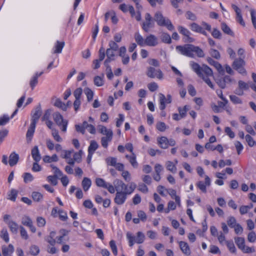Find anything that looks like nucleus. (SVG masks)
Here are the masks:
<instances>
[{"instance_id":"obj_1","label":"nucleus","mask_w":256,"mask_h":256,"mask_svg":"<svg viewBox=\"0 0 256 256\" xmlns=\"http://www.w3.org/2000/svg\"><path fill=\"white\" fill-rule=\"evenodd\" d=\"M114 184L120 186L121 189L124 190V191L118 190L116 192L114 201L118 205L123 204L127 198V196L132 194L136 188V184L134 182L126 184L122 180L118 179H116Z\"/></svg>"},{"instance_id":"obj_2","label":"nucleus","mask_w":256,"mask_h":256,"mask_svg":"<svg viewBox=\"0 0 256 256\" xmlns=\"http://www.w3.org/2000/svg\"><path fill=\"white\" fill-rule=\"evenodd\" d=\"M190 66L197 75L202 78L203 80L212 89L214 88V86L211 82L210 77L213 76L212 70L206 64H202V66L196 62H192Z\"/></svg>"},{"instance_id":"obj_3","label":"nucleus","mask_w":256,"mask_h":256,"mask_svg":"<svg viewBox=\"0 0 256 256\" xmlns=\"http://www.w3.org/2000/svg\"><path fill=\"white\" fill-rule=\"evenodd\" d=\"M154 20L156 22L158 25L160 26H165L170 30L174 28L170 20L164 17L162 14L160 12H158L155 14Z\"/></svg>"},{"instance_id":"obj_4","label":"nucleus","mask_w":256,"mask_h":256,"mask_svg":"<svg viewBox=\"0 0 256 256\" xmlns=\"http://www.w3.org/2000/svg\"><path fill=\"white\" fill-rule=\"evenodd\" d=\"M126 236L128 240L129 246L131 247L134 246V242L138 244H142L145 240V236L141 232H138L136 233V238L130 232L126 233Z\"/></svg>"},{"instance_id":"obj_5","label":"nucleus","mask_w":256,"mask_h":256,"mask_svg":"<svg viewBox=\"0 0 256 256\" xmlns=\"http://www.w3.org/2000/svg\"><path fill=\"white\" fill-rule=\"evenodd\" d=\"M100 132L104 135L102 138L101 143L104 148H107L108 143L110 142L112 138V132L111 129H100Z\"/></svg>"},{"instance_id":"obj_6","label":"nucleus","mask_w":256,"mask_h":256,"mask_svg":"<svg viewBox=\"0 0 256 256\" xmlns=\"http://www.w3.org/2000/svg\"><path fill=\"white\" fill-rule=\"evenodd\" d=\"M192 44H186L183 46H176V50L181 54L190 58H194V55L192 52Z\"/></svg>"},{"instance_id":"obj_7","label":"nucleus","mask_w":256,"mask_h":256,"mask_svg":"<svg viewBox=\"0 0 256 256\" xmlns=\"http://www.w3.org/2000/svg\"><path fill=\"white\" fill-rule=\"evenodd\" d=\"M145 20L142 22V28L145 32H148L150 28L154 26V22L152 18L149 13L145 14Z\"/></svg>"},{"instance_id":"obj_8","label":"nucleus","mask_w":256,"mask_h":256,"mask_svg":"<svg viewBox=\"0 0 256 256\" xmlns=\"http://www.w3.org/2000/svg\"><path fill=\"white\" fill-rule=\"evenodd\" d=\"M4 220L8 224L12 233H17L18 229V225L15 222L10 220V215L5 214L4 216Z\"/></svg>"},{"instance_id":"obj_9","label":"nucleus","mask_w":256,"mask_h":256,"mask_svg":"<svg viewBox=\"0 0 256 256\" xmlns=\"http://www.w3.org/2000/svg\"><path fill=\"white\" fill-rule=\"evenodd\" d=\"M146 75L150 78H154L161 80L163 78V74L160 69H156L153 67L149 66L147 68Z\"/></svg>"},{"instance_id":"obj_10","label":"nucleus","mask_w":256,"mask_h":256,"mask_svg":"<svg viewBox=\"0 0 256 256\" xmlns=\"http://www.w3.org/2000/svg\"><path fill=\"white\" fill-rule=\"evenodd\" d=\"M52 117L58 126L62 127V128H66L68 120L64 119L63 116L59 112L54 113Z\"/></svg>"},{"instance_id":"obj_11","label":"nucleus","mask_w":256,"mask_h":256,"mask_svg":"<svg viewBox=\"0 0 256 256\" xmlns=\"http://www.w3.org/2000/svg\"><path fill=\"white\" fill-rule=\"evenodd\" d=\"M245 64V62L242 58L236 59L233 62L232 66L233 68L238 71L240 74H246V70L244 68Z\"/></svg>"},{"instance_id":"obj_12","label":"nucleus","mask_w":256,"mask_h":256,"mask_svg":"<svg viewBox=\"0 0 256 256\" xmlns=\"http://www.w3.org/2000/svg\"><path fill=\"white\" fill-rule=\"evenodd\" d=\"M108 165L114 166L118 170H122L124 168V165L117 162V159L114 157H108L106 160Z\"/></svg>"},{"instance_id":"obj_13","label":"nucleus","mask_w":256,"mask_h":256,"mask_svg":"<svg viewBox=\"0 0 256 256\" xmlns=\"http://www.w3.org/2000/svg\"><path fill=\"white\" fill-rule=\"evenodd\" d=\"M160 101V108L162 110H164L166 108V104H170L172 102V96L168 94L166 98L164 94H159Z\"/></svg>"},{"instance_id":"obj_14","label":"nucleus","mask_w":256,"mask_h":256,"mask_svg":"<svg viewBox=\"0 0 256 256\" xmlns=\"http://www.w3.org/2000/svg\"><path fill=\"white\" fill-rule=\"evenodd\" d=\"M180 32L185 36V42H192L194 41V39L190 36V32L186 28L179 26L178 28Z\"/></svg>"},{"instance_id":"obj_15","label":"nucleus","mask_w":256,"mask_h":256,"mask_svg":"<svg viewBox=\"0 0 256 256\" xmlns=\"http://www.w3.org/2000/svg\"><path fill=\"white\" fill-rule=\"evenodd\" d=\"M158 44V39L154 34H150L145 39V45L154 46Z\"/></svg>"},{"instance_id":"obj_16","label":"nucleus","mask_w":256,"mask_h":256,"mask_svg":"<svg viewBox=\"0 0 256 256\" xmlns=\"http://www.w3.org/2000/svg\"><path fill=\"white\" fill-rule=\"evenodd\" d=\"M210 180L208 176H205V182L204 183L202 181L198 182L196 184L197 186L204 192H206V186H210Z\"/></svg>"},{"instance_id":"obj_17","label":"nucleus","mask_w":256,"mask_h":256,"mask_svg":"<svg viewBox=\"0 0 256 256\" xmlns=\"http://www.w3.org/2000/svg\"><path fill=\"white\" fill-rule=\"evenodd\" d=\"M2 250L3 256H12L14 251V246L12 244H10L8 246H3Z\"/></svg>"},{"instance_id":"obj_18","label":"nucleus","mask_w":256,"mask_h":256,"mask_svg":"<svg viewBox=\"0 0 256 256\" xmlns=\"http://www.w3.org/2000/svg\"><path fill=\"white\" fill-rule=\"evenodd\" d=\"M180 248L182 252L186 256H190L191 254L190 249L188 244L184 241L178 242Z\"/></svg>"},{"instance_id":"obj_19","label":"nucleus","mask_w":256,"mask_h":256,"mask_svg":"<svg viewBox=\"0 0 256 256\" xmlns=\"http://www.w3.org/2000/svg\"><path fill=\"white\" fill-rule=\"evenodd\" d=\"M19 155L15 152H12L9 156L8 164L10 166L16 164L19 160Z\"/></svg>"},{"instance_id":"obj_20","label":"nucleus","mask_w":256,"mask_h":256,"mask_svg":"<svg viewBox=\"0 0 256 256\" xmlns=\"http://www.w3.org/2000/svg\"><path fill=\"white\" fill-rule=\"evenodd\" d=\"M88 122L90 124H88V122L86 121H84L82 126L79 124H76L75 128H94L95 126L93 124L94 120L90 116L89 117Z\"/></svg>"},{"instance_id":"obj_21","label":"nucleus","mask_w":256,"mask_h":256,"mask_svg":"<svg viewBox=\"0 0 256 256\" xmlns=\"http://www.w3.org/2000/svg\"><path fill=\"white\" fill-rule=\"evenodd\" d=\"M66 129H62L61 133L60 134L56 129H53L52 132V136L58 142H61L62 141V138L60 134H64L66 132Z\"/></svg>"},{"instance_id":"obj_22","label":"nucleus","mask_w":256,"mask_h":256,"mask_svg":"<svg viewBox=\"0 0 256 256\" xmlns=\"http://www.w3.org/2000/svg\"><path fill=\"white\" fill-rule=\"evenodd\" d=\"M158 143L162 148H166L168 146V139L165 136L158 137L157 138Z\"/></svg>"},{"instance_id":"obj_23","label":"nucleus","mask_w":256,"mask_h":256,"mask_svg":"<svg viewBox=\"0 0 256 256\" xmlns=\"http://www.w3.org/2000/svg\"><path fill=\"white\" fill-rule=\"evenodd\" d=\"M31 154L34 160L36 162H38L41 159V156L38 146H35L32 150Z\"/></svg>"},{"instance_id":"obj_24","label":"nucleus","mask_w":256,"mask_h":256,"mask_svg":"<svg viewBox=\"0 0 256 256\" xmlns=\"http://www.w3.org/2000/svg\"><path fill=\"white\" fill-rule=\"evenodd\" d=\"M126 158L128 160L134 168H136L138 167V163L136 160V155L134 153H132V154L130 156L126 154Z\"/></svg>"},{"instance_id":"obj_25","label":"nucleus","mask_w":256,"mask_h":256,"mask_svg":"<svg viewBox=\"0 0 256 256\" xmlns=\"http://www.w3.org/2000/svg\"><path fill=\"white\" fill-rule=\"evenodd\" d=\"M114 51L111 49H107L106 50V54L107 58L105 60L104 64L106 66L112 60H114Z\"/></svg>"},{"instance_id":"obj_26","label":"nucleus","mask_w":256,"mask_h":256,"mask_svg":"<svg viewBox=\"0 0 256 256\" xmlns=\"http://www.w3.org/2000/svg\"><path fill=\"white\" fill-rule=\"evenodd\" d=\"M165 166L168 170L172 173H176L177 170L176 164L173 162L168 160L166 162Z\"/></svg>"},{"instance_id":"obj_27","label":"nucleus","mask_w":256,"mask_h":256,"mask_svg":"<svg viewBox=\"0 0 256 256\" xmlns=\"http://www.w3.org/2000/svg\"><path fill=\"white\" fill-rule=\"evenodd\" d=\"M192 52H194L196 56L198 58H204V54L200 47L192 44Z\"/></svg>"},{"instance_id":"obj_28","label":"nucleus","mask_w":256,"mask_h":256,"mask_svg":"<svg viewBox=\"0 0 256 256\" xmlns=\"http://www.w3.org/2000/svg\"><path fill=\"white\" fill-rule=\"evenodd\" d=\"M168 194L172 198L175 200L176 203L178 206L180 205V197L176 194V191L173 189H169L168 190Z\"/></svg>"},{"instance_id":"obj_29","label":"nucleus","mask_w":256,"mask_h":256,"mask_svg":"<svg viewBox=\"0 0 256 256\" xmlns=\"http://www.w3.org/2000/svg\"><path fill=\"white\" fill-rule=\"evenodd\" d=\"M134 38L138 44L141 46H145V40L144 39L143 37L139 32H136L134 34Z\"/></svg>"},{"instance_id":"obj_30","label":"nucleus","mask_w":256,"mask_h":256,"mask_svg":"<svg viewBox=\"0 0 256 256\" xmlns=\"http://www.w3.org/2000/svg\"><path fill=\"white\" fill-rule=\"evenodd\" d=\"M82 184L84 190L86 192L90 188L92 184V182L89 178L86 177L84 178Z\"/></svg>"},{"instance_id":"obj_31","label":"nucleus","mask_w":256,"mask_h":256,"mask_svg":"<svg viewBox=\"0 0 256 256\" xmlns=\"http://www.w3.org/2000/svg\"><path fill=\"white\" fill-rule=\"evenodd\" d=\"M221 28L225 34L230 35L231 36H234V32L231 30L230 28L225 22L222 23Z\"/></svg>"},{"instance_id":"obj_32","label":"nucleus","mask_w":256,"mask_h":256,"mask_svg":"<svg viewBox=\"0 0 256 256\" xmlns=\"http://www.w3.org/2000/svg\"><path fill=\"white\" fill-rule=\"evenodd\" d=\"M124 169V168L122 170H120L122 172L121 176L126 182H130L132 180L131 174L128 170Z\"/></svg>"},{"instance_id":"obj_33","label":"nucleus","mask_w":256,"mask_h":256,"mask_svg":"<svg viewBox=\"0 0 256 256\" xmlns=\"http://www.w3.org/2000/svg\"><path fill=\"white\" fill-rule=\"evenodd\" d=\"M54 106L61 108L64 111H66L67 109V106L64 103L62 102V100L59 98H58L56 100L54 103Z\"/></svg>"},{"instance_id":"obj_34","label":"nucleus","mask_w":256,"mask_h":256,"mask_svg":"<svg viewBox=\"0 0 256 256\" xmlns=\"http://www.w3.org/2000/svg\"><path fill=\"white\" fill-rule=\"evenodd\" d=\"M235 242L238 248L241 250L243 246L245 245V240L244 238L237 237L234 238Z\"/></svg>"},{"instance_id":"obj_35","label":"nucleus","mask_w":256,"mask_h":256,"mask_svg":"<svg viewBox=\"0 0 256 256\" xmlns=\"http://www.w3.org/2000/svg\"><path fill=\"white\" fill-rule=\"evenodd\" d=\"M43 160L45 162H57L58 160V158L56 154H53L52 156H45L43 158Z\"/></svg>"},{"instance_id":"obj_36","label":"nucleus","mask_w":256,"mask_h":256,"mask_svg":"<svg viewBox=\"0 0 256 256\" xmlns=\"http://www.w3.org/2000/svg\"><path fill=\"white\" fill-rule=\"evenodd\" d=\"M120 186H118H118H116V187H114L112 184H111L110 183H108V182L106 185V186H105V188H106L108 190L110 193V194H114V192H116H116L119 190L118 188V187Z\"/></svg>"},{"instance_id":"obj_37","label":"nucleus","mask_w":256,"mask_h":256,"mask_svg":"<svg viewBox=\"0 0 256 256\" xmlns=\"http://www.w3.org/2000/svg\"><path fill=\"white\" fill-rule=\"evenodd\" d=\"M190 110V106H185L184 108H178V110L179 112V114L180 115V117H182V118L185 117L186 114L187 112Z\"/></svg>"},{"instance_id":"obj_38","label":"nucleus","mask_w":256,"mask_h":256,"mask_svg":"<svg viewBox=\"0 0 256 256\" xmlns=\"http://www.w3.org/2000/svg\"><path fill=\"white\" fill-rule=\"evenodd\" d=\"M32 196L33 200L36 202H40L43 198V195L38 192H33Z\"/></svg>"},{"instance_id":"obj_39","label":"nucleus","mask_w":256,"mask_h":256,"mask_svg":"<svg viewBox=\"0 0 256 256\" xmlns=\"http://www.w3.org/2000/svg\"><path fill=\"white\" fill-rule=\"evenodd\" d=\"M22 177L24 178V181L25 183L32 182L34 179L33 176L29 172L24 173L23 174Z\"/></svg>"},{"instance_id":"obj_40","label":"nucleus","mask_w":256,"mask_h":256,"mask_svg":"<svg viewBox=\"0 0 256 256\" xmlns=\"http://www.w3.org/2000/svg\"><path fill=\"white\" fill-rule=\"evenodd\" d=\"M161 40L162 42L167 44H170L172 40L170 36L166 33H162L160 36Z\"/></svg>"},{"instance_id":"obj_41","label":"nucleus","mask_w":256,"mask_h":256,"mask_svg":"<svg viewBox=\"0 0 256 256\" xmlns=\"http://www.w3.org/2000/svg\"><path fill=\"white\" fill-rule=\"evenodd\" d=\"M98 148V143L95 141H92L88 147V152L89 153L94 154V152Z\"/></svg>"},{"instance_id":"obj_42","label":"nucleus","mask_w":256,"mask_h":256,"mask_svg":"<svg viewBox=\"0 0 256 256\" xmlns=\"http://www.w3.org/2000/svg\"><path fill=\"white\" fill-rule=\"evenodd\" d=\"M226 246L229 250V251L232 254H235L236 252V248L232 241H227L226 242Z\"/></svg>"},{"instance_id":"obj_43","label":"nucleus","mask_w":256,"mask_h":256,"mask_svg":"<svg viewBox=\"0 0 256 256\" xmlns=\"http://www.w3.org/2000/svg\"><path fill=\"white\" fill-rule=\"evenodd\" d=\"M0 237L6 242H9V236L6 228H3L0 232Z\"/></svg>"},{"instance_id":"obj_44","label":"nucleus","mask_w":256,"mask_h":256,"mask_svg":"<svg viewBox=\"0 0 256 256\" xmlns=\"http://www.w3.org/2000/svg\"><path fill=\"white\" fill-rule=\"evenodd\" d=\"M30 254L32 256H36L40 252L39 248L36 245H32L30 248Z\"/></svg>"},{"instance_id":"obj_45","label":"nucleus","mask_w":256,"mask_h":256,"mask_svg":"<svg viewBox=\"0 0 256 256\" xmlns=\"http://www.w3.org/2000/svg\"><path fill=\"white\" fill-rule=\"evenodd\" d=\"M84 92L88 100V102L92 100L94 96L93 92L90 88H86L84 90Z\"/></svg>"},{"instance_id":"obj_46","label":"nucleus","mask_w":256,"mask_h":256,"mask_svg":"<svg viewBox=\"0 0 256 256\" xmlns=\"http://www.w3.org/2000/svg\"><path fill=\"white\" fill-rule=\"evenodd\" d=\"M22 224L29 226L32 224V222L30 217L28 216H24L22 220Z\"/></svg>"},{"instance_id":"obj_47","label":"nucleus","mask_w":256,"mask_h":256,"mask_svg":"<svg viewBox=\"0 0 256 256\" xmlns=\"http://www.w3.org/2000/svg\"><path fill=\"white\" fill-rule=\"evenodd\" d=\"M34 133V129H28L26 134V138L28 143H30L31 142Z\"/></svg>"},{"instance_id":"obj_48","label":"nucleus","mask_w":256,"mask_h":256,"mask_svg":"<svg viewBox=\"0 0 256 256\" xmlns=\"http://www.w3.org/2000/svg\"><path fill=\"white\" fill-rule=\"evenodd\" d=\"M94 81V84L97 86H101L104 84L103 78L100 76H95Z\"/></svg>"},{"instance_id":"obj_49","label":"nucleus","mask_w":256,"mask_h":256,"mask_svg":"<svg viewBox=\"0 0 256 256\" xmlns=\"http://www.w3.org/2000/svg\"><path fill=\"white\" fill-rule=\"evenodd\" d=\"M58 178L54 176H47V181L53 186H56L58 184Z\"/></svg>"},{"instance_id":"obj_50","label":"nucleus","mask_w":256,"mask_h":256,"mask_svg":"<svg viewBox=\"0 0 256 256\" xmlns=\"http://www.w3.org/2000/svg\"><path fill=\"white\" fill-rule=\"evenodd\" d=\"M211 56L216 59L219 60L220 58V54L218 50L212 48L210 51Z\"/></svg>"},{"instance_id":"obj_51","label":"nucleus","mask_w":256,"mask_h":256,"mask_svg":"<svg viewBox=\"0 0 256 256\" xmlns=\"http://www.w3.org/2000/svg\"><path fill=\"white\" fill-rule=\"evenodd\" d=\"M18 192L15 190H12L8 194V199L15 201L17 196Z\"/></svg>"},{"instance_id":"obj_52","label":"nucleus","mask_w":256,"mask_h":256,"mask_svg":"<svg viewBox=\"0 0 256 256\" xmlns=\"http://www.w3.org/2000/svg\"><path fill=\"white\" fill-rule=\"evenodd\" d=\"M50 166L52 168V170L54 174V176L57 178L62 176V172L57 167L54 166L52 164L50 165Z\"/></svg>"},{"instance_id":"obj_53","label":"nucleus","mask_w":256,"mask_h":256,"mask_svg":"<svg viewBox=\"0 0 256 256\" xmlns=\"http://www.w3.org/2000/svg\"><path fill=\"white\" fill-rule=\"evenodd\" d=\"M230 100L234 104H242V100L235 95H230Z\"/></svg>"},{"instance_id":"obj_54","label":"nucleus","mask_w":256,"mask_h":256,"mask_svg":"<svg viewBox=\"0 0 256 256\" xmlns=\"http://www.w3.org/2000/svg\"><path fill=\"white\" fill-rule=\"evenodd\" d=\"M248 240L250 242H254L256 241V234L254 231L248 233Z\"/></svg>"},{"instance_id":"obj_55","label":"nucleus","mask_w":256,"mask_h":256,"mask_svg":"<svg viewBox=\"0 0 256 256\" xmlns=\"http://www.w3.org/2000/svg\"><path fill=\"white\" fill-rule=\"evenodd\" d=\"M96 183L98 186L105 188L108 182H106L102 178H97L96 180Z\"/></svg>"},{"instance_id":"obj_56","label":"nucleus","mask_w":256,"mask_h":256,"mask_svg":"<svg viewBox=\"0 0 256 256\" xmlns=\"http://www.w3.org/2000/svg\"><path fill=\"white\" fill-rule=\"evenodd\" d=\"M58 216L59 218L61 220H62V221H66L68 218L67 213L65 211H64L62 210H60L59 211Z\"/></svg>"},{"instance_id":"obj_57","label":"nucleus","mask_w":256,"mask_h":256,"mask_svg":"<svg viewBox=\"0 0 256 256\" xmlns=\"http://www.w3.org/2000/svg\"><path fill=\"white\" fill-rule=\"evenodd\" d=\"M227 223L228 226L232 228L234 227L237 224L236 222V220L234 216H230L228 218Z\"/></svg>"},{"instance_id":"obj_58","label":"nucleus","mask_w":256,"mask_h":256,"mask_svg":"<svg viewBox=\"0 0 256 256\" xmlns=\"http://www.w3.org/2000/svg\"><path fill=\"white\" fill-rule=\"evenodd\" d=\"M209 252L213 254H220V250L219 248L214 245H211L210 246Z\"/></svg>"},{"instance_id":"obj_59","label":"nucleus","mask_w":256,"mask_h":256,"mask_svg":"<svg viewBox=\"0 0 256 256\" xmlns=\"http://www.w3.org/2000/svg\"><path fill=\"white\" fill-rule=\"evenodd\" d=\"M110 246L111 248V250L113 252V254L116 256L118 254V250H117V247L116 244V242L114 240H111L110 242Z\"/></svg>"},{"instance_id":"obj_60","label":"nucleus","mask_w":256,"mask_h":256,"mask_svg":"<svg viewBox=\"0 0 256 256\" xmlns=\"http://www.w3.org/2000/svg\"><path fill=\"white\" fill-rule=\"evenodd\" d=\"M64 45V42H57L56 45V50H54V53L61 52Z\"/></svg>"},{"instance_id":"obj_61","label":"nucleus","mask_w":256,"mask_h":256,"mask_svg":"<svg viewBox=\"0 0 256 256\" xmlns=\"http://www.w3.org/2000/svg\"><path fill=\"white\" fill-rule=\"evenodd\" d=\"M250 12L252 23L254 28L256 29V12L254 9H250Z\"/></svg>"},{"instance_id":"obj_62","label":"nucleus","mask_w":256,"mask_h":256,"mask_svg":"<svg viewBox=\"0 0 256 256\" xmlns=\"http://www.w3.org/2000/svg\"><path fill=\"white\" fill-rule=\"evenodd\" d=\"M42 114V110L40 106H38L36 108V111L32 116L33 119L38 120Z\"/></svg>"},{"instance_id":"obj_63","label":"nucleus","mask_w":256,"mask_h":256,"mask_svg":"<svg viewBox=\"0 0 256 256\" xmlns=\"http://www.w3.org/2000/svg\"><path fill=\"white\" fill-rule=\"evenodd\" d=\"M218 238V240L220 244H224V242L226 243V237L224 236V233H222V232H220L218 236H216Z\"/></svg>"},{"instance_id":"obj_64","label":"nucleus","mask_w":256,"mask_h":256,"mask_svg":"<svg viewBox=\"0 0 256 256\" xmlns=\"http://www.w3.org/2000/svg\"><path fill=\"white\" fill-rule=\"evenodd\" d=\"M238 87L242 90H247L248 89L250 86L248 84L242 81L239 80L238 82Z\"/></svg>"}]
</instances>
